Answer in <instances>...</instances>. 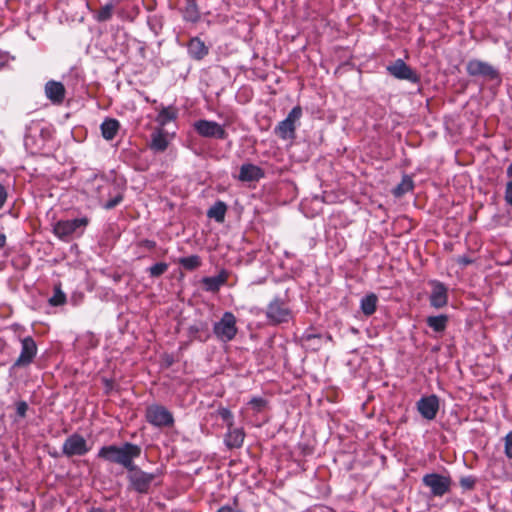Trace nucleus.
Segmentation results:
<instances>
[{
	"mask_svg": "<svg viewBox=\"0 0 512 512\" xmlns=\"http://www.w3.org/2000/svg\"><path fill=\"white\" fill-rule=\"evenodd\" d=\"M462 263H464V264H468V263H469V260H467V259H463V260H462Z\"/></svg>",
	"mask_w": 512,
	"mask_h": 512,
	"instance_id": "obj_47",
	"label": "nucleus"
},
{
	"mask_svg": "<svg viewBox=\"0 0 512 512\" xmlns=\"http://www.w3.org/2000/svg\"><path fill=\"white\" fill-rule=\"evenodd\" d=\"M228 273L222 270L217 276L205 277L202 279L205 290L210 292H217L222 285L226 283Z\"/></svg>",
	"mask_w": 512,
	"mask_h": 512,
	"instance_id": "obj_20",
	"label": "nucleus"
},
{
	"mask_svg": "<svg viewBox=\"0 0 512 512\" xmlns=\"http://www.w3.org/2000/svg\"><path fill=\"white\" fill-rule=\"evenodd\" d=\"M114 11V4L109 3L99 9L96 15V19L100 22L109 20Z\"/></svg>",
	"mask_w": 512,
	"mask_h": 512,
	"instance_id": "obj_30",
	"label": "nucleus"
},
{
	"mask_svg": "<svg viewBox=\"0 0 512 512\" xmlns=\"http://www.w3.org/2000/svg\"><path fill=\"white\" fill-rule=\"evenodd\" d=\"M65 300V294L60 289H56L54 295L50 298L49 302L53 306H59L64 304Z\"/></svg>",
	"mask_w": 512,
	"mask_h": 512,
	"instance_id": "obj_32",
	"label": "nucleus"
},
{
	"mask_svg": "<svg viewBox=\"0 0 512 512\" xmlns=\"http://www.w3.org/2000/svg\"><path fill=\"white\" fill-rule=\"evenodd\" d=\"M123 197L121 194H117L114 198L110 199L109 201H107L103 207L105 209H112L114 208L115 206H117L121 201H122Z\"/></svg>",
	"mask_w": 512,
	"mask_h": 512,
	"instance_id": "obj_36",
	"label": "nucleus"
},
{
	"mask_svg": "<svg viewBox=\"0 0 512 512\" xmlns=\"http://www.w3.org/2000/svg\"><path fill=\"white\" fill-rule=\"evenodd\" d=\"M432 292L430 295V304L435 308H442L448 302L447 288L441 282H432Z\"/></svg>",
	"mask_w": 512,
	"mask_h": 512,
	"instance_id": "obj_17",
	"label": "nucleus"
},
{
	"mask_svg": "<svg viewBox=\"0 0 512 512\" xmlns=\"http://www.w3.org/2000/svg\"><path fill=\"white\" fill-rule=\"evenodd\" d=\"M9 61V57L6 53L0 52V69L3 68Z\"/></svg>",
	"mask_w": 512,
	"mask_h": 512,
	"instance_id": "obj_42",
	"label": "nucleus"
},
{
	"mask_svg": "<svg viewBox=\"0 0 512 512\" xmlns=\"http://www.w3.org/2000/svg\"><path fill=\"white\" fill-rule=\"evenodd\" d=\"M87 224L88 219L85 217L71 220H61L54 225L53 232L58 238L62 240H68L70 237L75 235L79 230V233L81 234L84 228L87 226Z\"/></svg>",
	"mask_w": 512,
	"mask_h": 512,
	"instance_id": "obj_3",
	"label": "nucleus"
},
{
	"mask_svg": "<svg viewBox=\"0 0 512 512\" xmlns=\"http://www.w3.org/2000/svg\"><path fill=\"white\" fill-rule=\"evenodd\" d=\"M6 245V236L0 231V249Z\"/></svg>",
	"mask_w": 512,
	"mask_h": 512,
	"instance_id": "obj_44",
	"label": "nucleus"
},
{
	"mask_svg": "<svg viewBox=\"0 0 512 512\" xmlns=\"http://www.w3.org/2000/svg\"><path fill=\"white\" fill-rule=\"evenodd\" d=\"M448 318L445 315L430 316L427 318V324L436 332L444 331L447 325Z\"/></svg>",
	"mask_w": 512,
	"mask_h": 512,
	"instance_id": "obj_27",
	"label": "nucleus"
},
{
	"mask_svg": "<svg viewBox=\"0 0 512 512\" xmlns=\"http://www.w3.org/2000/svg\"><path fill=\"white\" fill-rule=\"evenodd\" d=\"M171 140V136L163 128H158L151 134L150 148L154 152H164Z\"/></svg>",
	"mask_w": 512,
	"mask_h": 512,
	"instance_id": "obj_16",
	"label": "nucleus"
},
{
	"mask_svg": "<svg viewBox=\"0 0 512 512\" xmlns=\"http://www.w3.org/2000/svg\"><path fill=\"white\" fill-rule=\"evenodd\" d=\"M168 270V264L159 262L149 268V274L151 277H159Z\"/></svg>",
	"mask_w": 512,
	"mask_h": 512,
	"instance_id": "obj_31",
	"label": "nucleus"
},
{
	"mask_svg": "<svg viewBox=\"0 0 512 512\" xmlns=\"http://www.w3.org/2000/svg\"><path fill=\"white\" fill-rule=\"evenodd\" d=\"M65 93V87L61 82L50 80L45 84V95L54 104H61Z\"/></svg>",
	"mask_w": 512,
	"mask_h": 512,
	"instance_id": "obj_15",
	"label": "nucleus"
},
{
	"mask_svg": "<svg viewBox=\"0 0 512 512\" xmlns=\"http://www.w3.org/2000/svg\"><path fill=\"white\" fill-rule=\"evenodd\" d=\"M413 180L410 176H403L401 182L393 189V195L395 197H402L413 189Z\"/></svg>",
	"mask_w": 512,
	"mask_h": 512,
	"instance_id": "obj_24",
	"label": "nucleus"
},
{
	"mask_svg": "<svg viewBox=\"0 0 512 512\" xmlns=\"http://www.w3.org/2000/svg\"><path fill=\"white\" fill-rule=\"evenodd\" d=\"M467 73L470 76H481L488 80H495L499 78L498 71L489 63L473 59L467 63Z\"/></svg>",
	"mask_w": 512,
	"mask_h": 512,
	"instance_id": "obj_7",
	"label": "nucleus"
},
{
	"mask_svg": "<svg viewBox=\"0 0 512 512\" xmlns=\"http://www.w3.org/2000/svg\"><path fill=\"white\" fill-rule=\"evenodd\" d=\"M507 175L509 177H512V163L509 165V167L507 168Z\"/></svg>",
	"mask_w": 512,
	"mask_h": 512,
	"instance_id": "obj_45",
	"label": "nucleus"
},
{
	"mask_svg": "<svg viewBox=\"0 0 512 512\" xmlns=\"http://www.w3.org/2000/svg\"><path fill=\"white\" fill-rule=\"evenodd\" d=\"M302 116L300 106L294 107L287 117L281 121L275 128V133L284 140H292L295 138L296 124Z\"/></svg>",
	"mask_w": 512,
	"mask_h": 512,
	"instance_id": "obj_4",
	"label": "nucleus"
},
{
	"mask_svg": "<svg viewBox=\"0 0 512 512\" xmlns=\"http://www.w3.org/2000/svg\"><path fill=\"white\" fill-rule=\"evenodd\" d=\"M22 349L18 359L15 362L16 366H25L31 363L36 355L37 347L35 341L31 337H25L21 341Z\"/></svg>",
	"mask_w": 512,
	"mask_h": 512,
	"instance_id": "obj_14",
	"label": "nucleus"
},
{
	"mask_svg": "<svg viewBox=\"0 0 512 512\" xmlns=\"http://www.w3.org/2000/svg\"><path fill=\"white\" fill-rule=\"evenodd\" d=\"M184 18L190 22H196L199 19V12L194 1H188L184 10Z\"/></svg>",
	"mask_w": 512,
	"mask_h": 512,
	"instance_id": "obj_29",
	"label": "nucleus"
},
{
	"mask_svg": "<svg viewBox=\"0 0 512 512\" xmlns=\"http://www.w3.org/2000/svg\"><path fill=\"white\" fill-rule=\"evenodd\" d=\"M226 209L227 208L225 203L219 201L208 210L207 215L208 217L213 218L217 222L221 223L224 221Z\"/></svg>",
	"mask_w": 512,
	"mask_h": 512,
	"instance_id": "obj_25",
	"label": "nucleus"
},
{
	"mask_svg": "<svg viewBox=\"0 0 512 512\" xmlns=\"http://www.w3.org/2000/svg\"><path fill=\"white\" fill-rule=\"evenodd\" d=\"M264 176L263 170L254 164H243L240 167L238 179L242 182L258 181Z\"/></svg>",
	"mask_w": 512,
	"mask_h": 512,
	"instance_id": "obj_18",
	"label": "nucleus"
},
{
	"mask_svg": "<svg viewBox=\"0 0 512 512\" xmlns=\"http://www.w3.org/2000/svg\"><path fill=\"white\" fill-rule=\"evenodd\" d=\"M146 418L154 426H169L173 423L172 414L163 406L152 405L146 410Z\"/></svg>",
	"mask_w": 512,
	"mask_h": 512,
	"instance_id": "obj_8",
	"label": "nucleus"
},
{
	"mask_svg": "<svg viewBox=\"0 0 512 512\" xmlns=\"http://www.w3.org/2000/svg\"><path fill=\"white\" fill-rule=\"evenodd\" d=\"M27 410H28V405L26 402L20 401V402L16 403V411L20 417H25Z\"/></svg>",
	"mask_w": 512,
	"mask_h": 512,
	"instance_id": "obj_37",
	"label": "nucleus"
},
{
	"mask_svg": "<svg viewBox=\"0 0 512 512\" xmlns=\"http://www.w3.org/2000/svg\"><path fill=\"white\" fill-rule=\"evenodd\" d=\"M7 200L6 188L0 183V209L4 206Z\"/></svg>",
	"mask_w": 512,
	"mask_h": 512,
	"instance_id": "obj_40",
	"label": "nucleus"
},
{
	"mask_svg": "<svg viewBox=\"0 0 512 512\" xmlns=\"http://www.w3.org/2000/svg\"><path fill=\"white\" fill-rule=\"evenodd\" d=\"M214 333L223 342L231 341L237 333L235 316L225 312L220 321L215 323Z\"/></svg>",
	"mask_w": 512,
	"mask_h": 512,
	"instance_id": "obj_5",
	"label": "nucleus"
},
{
	"mask_svg": "<svg viewBox=\"0 0 512 512\" xmlns=\"http://www.w3.org/2000/svg\"><path fill=\"white\" fill-rule=\"evenodd\" d=\"M266 315L273 323L287 322L291 317L289 308L279 299L269 304Z\"/></svg>",
	"mask_w": 512,
	"mask_h": 512,
	"instance_id": "obj_13",
	"label": "nucleus"
},
{
	"mask_svg": "<svg viewBox=\"0 0 512 512\" xmlns=\"http://www.w3.org/2000/svg\"><path fill=\"white\" fill-rule=\"evenodd\" d=\"M218 414L224 421L227 422L228 427L233 426V415L229 409L221 408L219 409Z\"/></svg>",
	"mask_w": 512,
	"mask_h": 512,
	"instance_id": "obj_34",
	"label": "nucleus"
},
{
	"mask_svg": "<svg viewBox=\"0 0 512 512\" xmlns=\"http://www.w3.org/2000/svg\"><path fill=\"white\" fill-rule=\"evenodd\" d=\"M476 480L472 476L462 477L460 479V485L464 490H472L475 486Z\"/></svg>",
	"mask_w": 512,
	"mask_h": 512,
	"instance_id": "obj_35",
	"label": "nucleus"
},
{
	"mask_svg": "<svg viewBox=\"0 0 512 512\" xmlns=\"http://www.w3.org/2000/svg\"><path fill=\"white\" fill-rule=\"evenodd\" d=\"M423 483L431 489V492L435 496H443L450 489V478L432 473L427 474L423 477Z\"/></svg>",
	"mask_w": 512,
	"mask_h": 512,
	"instance_id": "obj_10",
	"label": "nucleus"
},
{
	"mask_svg": "<svg viewBox=\"0 0 512 512\" xmlns=\"http://www.w3.org/2000/svg\"><path fill=\"white\" fill-rule=\"evenodd\" d=\"M218 512H242L239 508H237L236 505L234 506H230V505H227V506H223L221 507Z\"/></svg>",
	"mask_w": 512,
	"mask_h": 512,
	"instance_id": "obj_41",
	"label": "nucleus"
},
{
	"mask_svg": "<svg viewBox=\"0 0 512 512\" xmlns=\"http://www.w3.org/2000/svg\"><path fill=\"white\" fill-rule=\"evenodd\" d=\"M202 328L199 326H191L189 328V335L193 338H197L196 334L201 330Z\"/></svg>",
	"mask_w": 512,
	"mask_h": 512,
	"instance_id": "obj_43",
	"label": "nucleus"
},
{
	"mask_svg": "<svg viewBox=\"0 0 512 512\" xmlns=\"http://www.w3.org/2000/svg\"><path fill=\"white\" fill-rule=\"evenodd\" d=\"M141 451L140 446L126 442L122 446H103L98 452V457L111 463L120 464L128 470L134 465L133 461L140 456Z\"/></svg>",
	"mask_w": 512,
	"mask_h": 512,
	"instance_id": "obj_1",
	"label": "nucleus"
},
{
	"mask_svg": "<svg viewBox=\"0 0 512 512\" xmlns=\"http://www.w3.org/2000/svg\"><path fill=\"white\" fill-rule=\"evenodd\" d=\"M505 452L509 458H512V432L506 436L505 440Z\"/></svg>",
	"mask_w": 512,
	"mask_h": 512,
	"instance_id": "obj_38",
	"label": "nucleus"
},
{
	"mask_svg": "<svg viewBox=\"0 0 512 512\" xmlns=\"http://www.w3.org/2000/svg\"><path fill=\"white\" fill-rule=\"evenodd\" d=\"M179 264L187 270H194L201 265V258L198 255L182 257L179 259Z\"/></svg>",
	"mask_w": 512,
	"mask_h": 512,
	"instance_id": "obj_28",
	"label": "nucleus"
},
{
	"mask_svg": "<svg viewBox=\"0 0 512 512\" xmlns=\"http://www.w3.org/2000/svg\"><path fill=\"white\" fill-rule=\"evenodd\" d=\"M156 478V474L147 473L136 465H132L128 469L127 479L128 488L139 493L147 494Z\"/></svg>",
	"mask_w": 512,
	"mask_h": 512,
	"instance_id": "obj_2",
	"label": "nucleus"
},
{
	"mask_svg": "<svg viewBox=\"0 0 512 512\" xmlns=\"http://www.w3.org/2000/svg\"><path fill=\"white\" fill-rule=\"evenodd\" d=\"M378 297L374 293H370L362 297L360 300V309L366 316L372 315L377 307Z\"/></svg>",
	"mask_w": 512,
	"mask_h": 512,
	"instance_id": "obj_23",
	"label": "nucleus"
},
{
	"mask_svg": "<svg viewBox=\"0 0 512 512\" xmlns=\"http://www.w3.org/2000/svg\"><path fill=\"white\" fill-rule=\"evenodd\" d=\"M194 128L203 137L217 139H224L226 137L224 128L214 121L199 120L195 122Z\"/></svg>",
	"mask_w": 512,
	"mask_h": 512,
	"instance_id": "obj_11",
	"label": "nucleus"
},
{
	"mask_svg": "<svg viewBox=\"0 0 512 512\" xmlns=\"http://www.w3.org/2000/svg\"><path fill=\"white\" fill-rule=\"evenodd\" d=\"M90 512H103V511L99 508H93Z\"/></svg>",
	"mask_w": 512,
	"mask_h": 512,
	"instance_id": "obj_46",
	"label": "nucleus"
},
{
	"mask_svg": "<svg viewBox=\"0 0 512 512\" xmlns=\"http://www.w3.org/2000/svg\"><path fill=\"white\" fill-rule=\"evenodd\" d=\"M101 133L104 139L112 140L119 131L120 123L113 118H108L101 124Z\"/></svg>",
	"mask_w": 512,
	"mask_h": 512,
	"instance_id": "obj_22",
	"label": "nucleus"
},
{
	"mask_svg": "<svg viewBox=\"0 0 512 512\" xmlns=\"http://www.w3.org/2000/svg\"><path fill=\"white\" fill-rule=\"evenodd\" d=\"M249 405L255 411L260 412L266 406V401L261 397H254L249 401Z\"/></svg>",
	"mask_w": 512,
	"mask_h": 512,
	"instance_id": "obj_33",
	"label": "nucleus"
},
{
	"mask_svg": "<svg viewBox=\"0 0 512 512\" xmlns=\"http://www.w3.org/2000/svg\"><path fill=\"white\" fill-rule=\"evenodd\" d=\"M505 200L509 205H512V181L506 185Z\"/></svg>",
	"mask_w": 512,
	"mask_h": 512,
	"instance_id": "obj_39",
	"label": "nucleus"
},
{
	"mask_svg": "<svg viewBox=\"0 0 512 512\" xmlns=\"http://www.w3.org/2000/svg\"><path fill=\"white\" fill-rule=\"evenodd\" d=\"M388 72L397 79L407 80L412 83L419 81V76L402 59H397L387 67Z\"/></svg>",
	"mask_w": 512,
	"mask_h": 512,
	"instance_id": "obj_12",
	"label": "nucleus"
},
{
	"mask_svg": "<svg viewBox=\"0 0 512 512\" xmlns=\"http://www.w3.org/2000/svg\"><path fill=\"white\" fill-rule=\"evenodd\" d=\"M189 55L196 59L201 60L208 54V47L199 38H192L188 44Z\"/></svg>",
	"mask_w": 512,
	"mask_h": 512,
	"instance_id": "obj_21",
	"label": "nucleus"
},
{
	"mask_svg": "<svg viewBox=\"0 0 512 512\" xmlns=\"http://www.w3.org/2000/svg\"><path fill=\"white\" fill-rule=\"evenodd\" d=\"M417 410L420 415L428 420L432 421L436 418L437 413L439 411V398L432 394L429 396L421 397L417 402Z\"/></svg>",
	"mask_w": 512,
	"mask_h": 512,
	"instance_id": "obj_9",
	"label": "nucleus"
},
{
	"mask_svg": "<svg viewBox=\"0 0 512 512\" xmlns=\"http://www.w3.org/2000/svg\"><path fill=\"white\" fill-rule=\"evenodd\" d=\"M89 450L86 440L79 434L69 436L62 446V452L67 457L83 456Z\"/></svg>",
	"mask_w": 512,
	"mask_h": 512,
	"instance_id": "obj_6",
	"label": "nucleus"
},
{
	"mask_svg": "<svg viewBox=\"0 0 512 512\" xmlns=\"http://www.w3.org/2000/svg\"><path fill=\"white\" fill-rule=\"evenodd\" d=\"M245 433L242 428L228 427L225 444L229 449L240 448L243 445Z\"/></svg>",
	"mask_w": 512,
	"mask_h": 512,
	"instance_id": "obj_19",
	"label": "nucleus"
},
{
	"mask_svg": "<svg viewBox=\"0 0 512 512\" xmlns=\"http://www.w3.org/2000/svg\"><path fill=\"white\" fill-rule=\"evenodd\" d=\"M177 113L176 111L171 108H163L159 114L157 115L156 121L160 125L159 128H163L165 125H167L169 122L176 119Z\"/></svg>",
	"mask_w": 512,
	"mask_h": 512,
	"instance_id": "obj_26",
	"label": "nucleus"
}]
</instances>
